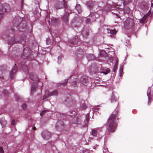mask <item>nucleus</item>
<instances>
[{
  "label": "nucleus",
  "instance_id": "nucleus-1",
  "mask_svg": "<svg viewBox=\"0 0 153 153\" xmlns=\"http://www.w3.org/2000/svg\"><path fill=\"white\" fill-rule=\"evenodd\" d=\"M115 120L116 115L113 114L110 116L108 121V131L111 132H114L115 131V129L117 126Z\"/></svg>",
  "mask_w": 153,
  "mask_h": 153
},
{
  "label": "nucleus",
  "instance_id": "nucleus-2",
  "mask_svg": "<svg viewBox=\"0 0 153 153\" xmlns=\"http://www.w3.org/2000/svg\"><path fill=\"white\" fill-rule=\"evenodd\" d=\"M25 37H24V39H22L21 37H20L19 40L16 39L15 38L13 37L9 40L8 42V44L9 45H12L17 43L24 42L25 41Z\"/></svg>",
  "mask_w": 153,
  "mask_h": 153
},
{
  "label": "nucleus",
  "instance_id": "nucleus-3",
  "mask_svg": "<svg viewBox=\"0 0 153 153\" xmlns=\"http://www.w3.org/2000/svg\"><path fill=\"white\" fill-rule=\"evenodd\" d=\"M124 27L126 29H128L133 26V20L131 18H128L124 22Z\"/></svg>",
  "mask_w": 153,
  "mask_h": 153
},
{
  "label": "nucleus",
  "instance_id": "nucleus-4",
  "mask_svg": "<svg viewBox=\"0 0 153 153\" xmlns=\"http://www.w3.org/2000/svg\"><path fill=\"white\" fill-rule=\"evenodd\" d=\"M58 92L57 91H54L51 92H49L48 91L46 92L45 95L43 97L42 100H43L46 99L48 97L56 95L57 94Z\"/></svg>",
  "mask_w": 153,
  "mask_h": 153
},
{
  "label": "nucleus",
  "instance_id": "nucleus-5",
  "mask_svg": "<svg viewBox=\"0 0 153 153\" xmlns=\"http://www.w3.org/2000/svg\"><path fill=\"white\" fill-rule=\"evenodd\" d=\"M42 135L44 139L48 140L50 138L51 135L50 132L45 130L42 133Z\"/></svg>",
  "mask_w": 153,
  "mask_h": 153
},
{
  "label": "nucleus",
  "instance_id": "nucleus-6",
  "mask_svg": "<svg viewBox=\"0 0 153 153\" xmlns=\"http://www.w3.org/2000/svg\"><path fill=\"white\" fill-rule=\"evenodd\" d=\"M17 67L16 66H15L12 70L10 73V77L12 79H13L16 74V72L17 71Z\"/></svg>",
  "mask_w": 153,
  "mask_h": 153
},
{
  "label": "nucleus",
  "instance_id": "nucleus-7",
  "mask_svg": "<svg viewBox=\"0 0 153 153\" xmlns=\"http://www.w3.org/2000/svg\"><path fill=\"white\" fill-rule=\"evenodd\" d=\"M72 122L74 124H79L80 123V121L77 117L76 116L73 117L72 120Z\"/></svg>",
  "mask_w": 153,
  "mask_h": 153
},
{
  "label": "nucleus",
  "instance_id": "nucleus-8",
  "mask_svg": "<svg viewBox=\"0 0 153 153\" xmlns=\"http://www.w3.org/2000/svg\"><path fill=\"white\" fill-rule=\"evenodd\" d=\"M80 82L83 85H86L88 82V80L86 78H81L80 79Z\"/></svg>",
  "mask_w": 153,
  "mask_h": 153
},
{
  "label": "nucleus",
  "instance_id": "nucleus-9",
  "mask_svg": "<svg viewBox=\"0 0 153 153\" xmlns=\"http://www.w3.org/2000/svg\"><path fill=\"white\" fill-rule=\"evenodd\" d=\"M37 84L36 83H33L32 85L31 88V92L32 93H33L35 92L36 91V87Z\"/></svg>",
  "mask_w": 153,
  "mask_h": 153
},
{
  "label": "nucleus",
  "instance_id": "nucleus-10",
  "mask_svg": "<svg viewBox=\"0 0 153 153\" xmlns=\"http://www.w3.org/2000/svg\"><path fill=\"white\" fill-rule=\"evenodd\" d=\"M68 13H66L63 17L62 19L65 23H67L68 22Z\"/></svg>",
  "mask_w": 153,
  "mask_h": 153
},
{
  "label": "nucleus",
  "instance_id": "nucleus-11",
  "mask_svg": "<svg viewBox=\"0 0 153 153\" xmlns=\"http://www.w3.org/2000/svg\"><path fill=\"white\" fill-rule=\"evenodd\" d=\"M86 56L89 60L94 59L95 58L94 55L92 54H87L86 55Z\"/></svg>",
  "mask_w": 153,
  "mask_h": 153
},
{
  "label": "nucleus",
  "instance_id": "nucleus-12",
  "mask_svg": "<svg viewBox=\"0 0 153 153\" xmlns=\"http://www.w3.org/2000/svg\"><path fill=\"white\" fill-rule=\"evenodd\" d=\"M115 63L113 68V71L114 72H115L117 70V65L118 63V60L116 58H115Z\"/></svg>",
  "mask_w": 153,
  "mask_h": 153
},
{
  "label": "nucleus",
  "instance_id": "nucleus-13",
  "mask_svg": "<svg viewBox=\"0 0 153 153\" xmlns=\"http://www.w3.org/2000/svg\"><path fill=\"white\" fill-rule=\"evenodd\" d=\"M105 49L106 50V51L108 52L111 51L112 53L113 54H114V50L111 47H110L107 48H105Z\"/></svg>",
  "mask_w": 153,
  "mask_h": 153
},
{
  "label": "nucleus",
  "instance_id": "nucleus-14",
  "mask_svg": "<svg viewBox=\"0 0 153 153\" xmlns=\"http://www.w3.org/2000/svg\"><path fill=\"white\" fill-rule=\"evenodd\" d=\"M75 8L79 13H80L82 12V10L80 4H77Z\"/></svg>",
  "mask_w": 153,
  "mask_h": 153
},
{
  "label": "nucleus",
  "instance_id": "nucleus-15",
  "mask_svg": "<svg viewBox=\"0 0 153 153\" xmlns=\"http://www.w3.org/2000/svg\"><path fill=\"white\" fill-rule=\"evenodd\" d=\"M99 128L94 129L92 131V134L94 136H96L97 135V130Z\"/></svg>",
  "mask_w": 153,
  "mask_h": 153
},
{
  "label": "nucleus",
  "instance_id": "nucleus-16",
  "mask_svg": "<svg viewBox=\"0 0 153 153\" xmlns=\"http://www.w3.org/2000/svg\"><path fill=\"white\" fill-rule=\"evenodd\" d=\"M0 122L1 124L3 126H4L7 124L6 121L4 119H1L0 120Z\"/></svg>",
  "mask_w": 153,
  "mask_h": 153
},
{
  "label": "nucleus",
  "instance_id": "nucleus-17",
  "mask_svg": "<svg viewBox=\"0 0 153 153\" xmlns=\"http://www.w3.org/2000/svg\"><path fill=\"white\" fill-rule=\"evenodd\" d=\"M27 50H28V51L29 53H30V50H29V49H28V48H25L23 51V55L22 56V57L23 59H24V54H26V51Z\"/></svg>",
  "mask_w": 153,
  "mask_h": 153
},
{
  "label": "nucleus",
  "instance_id": "nucleus-18",
  "mask_svg": "<svg viewBox=\"0 0 153 153\" xmlns=\"http://www.w3.org/2000/svg\"><path fill=\"white\" fill-rule=\"evenodd\" d=\"M110 71V70L109 69L107 68L105 70H104L103 71L101 72V73H102L104 74L105 75L107 74L108 73H109Z\"/></svg>",
  "mask_w": 153,
  "mask_h": 153
},
{
  "label": "nucleus",
  "instance_id": "nucleus-19",
  "mask_svg": "<svg viewBox=\"0 0 153 153\" xmlns=\"http://www.w3.org/2000/svg\"><path fill=\"white\" fill-rule=\"evenodd\" d=\"M116 58L117 59V57H114V58L112 56L111 57H109V60L112 62L113 63H114V64L115 63V58Z\"/></svg>",
  "mask_w": 153,
  "mask_h": 153
},
{
  "label": "nucleus",
  "instance_id": "nucleus-20",
  "mask_svg": "<svg viewBox=\"0 0 153 153\" xmlns=\"http://www.w3.org/2000/svg\"><path fill=\"white\" fill-rule=\"evenodd\" d=\"M58 21V20L56 19H53L51 20V22L53 24H56Z\"/></svg>",
  "mask_w": 153,
  "mask_h": 153
},
{
  "label": "nucleus",
  "instance_id": "nucleus-21",
  "mask_svg": "<svg viewBox=\"0 0 153 153\" xmlns=\"http://www.w3.org/2000/svg\"><path fill=\"white\" fill-rule=\"evenodd\" d=\"M120 76L121 77L123 75V68H121L120 69L119 71Z\"/></svg>",
  "mask_w": 153,
  "mask_h": 153
},
{
  "label": "nucleus",
  "instance_id": "nucleus-22",
  "mask_svg": "<svg viewBox=\"0 0 153 153\" xmlns=\"http://www.w3.org/2000/svg\"><path fill=\"white\" fill-rule=\"evenodd\" d=\"M110 33L112 35H115L116 33V31L115 30H111L110 31Z\"/></svg>",
  "mask_w": 153,
  "mask_h": 153
},
{
  "label": "nucleus",
  "instance_id": "nucleus-23",
  "mask_svg": "<svg viewBox=\"0 0 153 153\" xmlns=\"http://www.w3.org/2000/svg\"><path fill=\"white\" fill-rule=\"evenodd\" d=\"M48 112V111L47 110H43L40 114V116H42L44 114H45V113H47Z\"/></svg>",
  "mask_w": 153,
  "mask_h": 153
},
{
  "label": "nucleus",
  "instance_id": "nucleus-24",
  "mask_svg": "<svg viewBox=\"0 0 153 153\" xmlns=\"http://www.w3.org/2000/svg\"><path fill=\"white\" fill-rule=\"evenodd\" d=\"M85 119L86 121L88 122L89 120V114L88 113L85 116Z\"/></svg>",
  "mask_w": 153,
  "mask_h": 153
},
{
  "label": "nucleus",
  "instance_id": "nucleus-25",
  "mask_svg": "<svg viewBox=\"0 0 153 153\" xmlns=\"http://www.w3.org/2000/svg\"><path fill=\"white\" fill-rule=\"evenodd\" d=\"M59 7H57V4L55 6V7L56 9H59L62 7V6H60L61 4L60 3H59Z\"/></svg>",
  "mask_w": 153,
  "mask_h": 153
},
{
  "label": "nucleus",
  "instance_id": "nucleus-26",
  "mask_svg": "<svg viewBox=\"0 0 153 153\" xmlns=\"http://www.w3.org/2000/svg\"><path fill=\"white\" fill-rule=\"evenodd\" d=\"M100 53L101 54H103L104 55H103L104 56L107 55V54H106V51H105L104 50L101 51L100 52Z\"/></svg>",
  "mask_w": 153,
  "mask_h": 153
},
{
  "label": "nucleus",
  "instance_id": "nucleus-27",
  "mask_svg": "<svg viewBox=\"0 0 153 153\" xmlns=\"http://www.w3.org/2000/svg\"><path fill=\"white\" fill-rule=\"evenodd\" d=\"M151 89H150L149 88L148 90V92L147 93V95L148 97V98H149V96L150 95V92H151Z\"/></svg>",
  "mask_w": 153,
  "mask_h": 153
},
{
  "label": "nucleus",
  "instance_id": "nucleus-28",
  "mask_svg": "<svg viewBox=\"0 0 153 153\" xmlns=\"http://www.w3.org/2000/svg\"><path fill=\"white\" fill-rule=\"evenodd\" d=\"M68 81V79H65L64 81V82L61 83V84L62 85H64L67 83Z\"/></svg>",
  "mask_w": 153,
  "mask_h": 153
},
{
  "label": "nucleus",
  "instance_id": "nucleus-29",
  "mask_svg": "<svg viewBox=\"0 0 153 153\" xmlns=\"http://www.w3.org/2000/svg\"><path fill=\"white\" fill-rule=\"evenodd\" d=\"M145 20V16H144L142 19L140 20V21L141 23H143L144 22Z\"/></svg>",
  "mask_w": 153,
  "mask_h": 153
},
{
  "label": "nucleus",
  "instance_id": "nucleus-30",
  "mask_svg": "<svg viewBox=\"0 0 153 153\" xmlns=\"http://www.w3.org/2000/svg\"><path fill=\"white\" fill-rule=\"evenodd\" d=\"M22 108L23 109H25L27 108V106L26 104H23L22 105Z\"/></svg>",
  "mask_w": 153,
  "mask_h": 153
},
{
  "label": "nucleus",
  "instance_id": "nucleus-31",
  "mask_svg": "<svg viewBox=\"0 0 153 153\" xmlns=\"http://www.w3.org/2000/svg\"><path fill=\"white\" fill-rule=\"evenodd\" d=\"M81 109L82 110H84L86 108V105H83L81 107Z\"/></svg>",
  "mask_w": 153,
  "mask_h": 153
},
{
  "label": "nucleus",
  "instance_id": "nucleus-32",
  "mask_svg": "<svg viewBox=\"0 0 153 153\" xmlns=\"http://www.w3.org/2000/svg\"><path fill=\"white\" fill-rule=\"evenodd\" d=\"M152 10L153 11V3L152 4L150 10L149 12H151Z\"/></svg>",
  "mask_w": 153,
  "mask_h": 153
},
{
  "label": "nucleus",
  "instance_id": "nucleus-33",
  "mask_svg": "<svg viewBox=\"0 0 153 153\" xmlns=\"http://www.w3.org/2000/svg\"><path fill=\"white\" fill-rule=\"evenodd\" d=\"M0 153H4L3 149L1 147H0Z\"/></svg>",
  "mask_w": 153,
  "mask_h": 153
},
{
  "label": "nucleus",
  "instance_id": "nucleus-34",
  "mask_svg": "<svg viewBox=\"0 0 153 153\" xmlns=\"http://www.w3.org/2000/svg\"><path fill=\"white\" fill-rule=\"evenodd\" d=\"M91 21V19L89 18L87 19L86 20V22L87 23Z\"/></svg>",
  "mask_w": 153,
  "mask_h": 153
},
{
  "label": "nucleus",
  "instance_id": "nucleus-35",
  "mask_svg": "<svg viewBox=\"0 0 153 153\" xmlns=\"http://www.w3.org/2000/svg\"><path fill=\"white\" fill-rule=\"evenodd\" d=\"M87 5L90 9L91 7L92 6V5H90V3H88L87 4Z\"/></svg>",
  "mask_w": 153,
  "mask_h": 153
},
{
  "label": "nucleus",
  "instance_id": "nucleus-36",
  "mask_svg": "<svg viewBox=\"0 0 153 153\" xmlns=\"http://www.w3.org/2000/svg\"><path fill=\"white\" fill-rule=\"evenodd\" d=\"M15 124V121L14 120H13L11 122V124L12 125H14Z\"/></svg>",
  "mask_w": 153,
  "mask_h": 153
},
{
  "label": "nucleus",
  "instance_id": "nucleus-37",
  "mask_svg": "<svg viewBox=\"0 0 153 153\" xmlns=\"http://www.w3.org/2000/svg\"><path fill=\"white\" fill-rule=\"evenodd\" d=\"M85 31L84 30H83L82 32V34L83 36H85Z\"/></svg>",
  "mask_w": 153,
  "mask_h": 153
},
{
  "label": "nucleus",
  "instance_id": "nucleus-38",
  "mask_svg": "<svg viewBox=\"0 0 153 153\" xmlns=\"http://www.w3.org/2000/svg\"><path fill=\"white\" fill-rule=\"evenodd\" d=\"M49 40H50V39H47L46 43H47V44H48V40L49 41Z\"/></svg>",
  "mask_w": 153,
  "mask_h": 153
},
{
  "label": "nucleus",
  "instance_id": "nucleus-39",
  "mask_svg": "<svg viewBox=\"0 0 153 153\" xmlns=\"http://www.w3.org/2000/svg\"><path fill=\"white\" fill-rule=\"evenodd\" d=\"M77 81H78V80H76V81H75V82H76V85L77 84ZM75 85H74V86H75Z\"/></svg>",
  "mask_w": 153,
  "mask_h": 153
},
{
  "label": "nucleus",
  "instance_id": "nucleus-40",
  "mask_svg": "<svg viewBox=\"0 0 153 153\" xmlns=\"http://www.w3.org/2000/svg\"><path fill=\"white\" fill-rule=\"evenodd\" d=\"M79 50L81 52H82V49H79Z\"/></svg>",
  "mask_w": 153,
  "mask_h": 153
},
{
  "label": "nucleus",
  "instance_id": "nucleus-41",
  "mask_svg": "<svg viewBox=\"0 0 153 153\" xmlns=\"http://www.w3.org/2000/svg\"><path fill=\"white\" fill-rule=\"evenodd\" d=\"M78 38V37L77 36H75V39H77Z\"/></svg>",
  "mask_w": 153,
  "mask_h": 153
},
{
  "label": "nucleus",
  "instance_id": "nucleus-42",
  "mask_svg": "<svg viewBox=\"0 0 153 153\" xmlns=\"http://www.w3.org/2000/svg\"><path fill=\"white\" fill-rule=\"evenodd\" d=\"M91 140L92 139H90V138H89V140H88V141H90V140Z\"/></svg>",
  "mask_w": 153,
  "mask_h": 153
},
{
  "label": "nucleus",
  "instance_id": "nucleus-43",
  "mask_svg": "<svg viewBox=\"0 0 153 153\" xmlns=\"http://www.w3.org/2000/svg\"><path fill=\"white\" fill-rule=\"evenodd\" d=\"M33 129H35L36 128L35 127H33Z\"/></svg>",
  "mask_w": 153,
  "mask_h": 153
},
{
  "label": "nucleus",
  "instance_id": "nucleus-44",
  "mask_svg": "<svg viewBox=\"0 0 153 153\" xmlns=\"http://www.w3.org/2000/svg\"><path fill=\"white\" fill-rule=\"evenodd\" d=\"M96 14H97L96 13H94V16H96Z\"/></svg>",
  "mask_w": 153,
  "mask_h": 153
},
{
  "label": "nucleus",
  "instance_id": "nucleus-45",
  "mask_svg": "<svg viewBox=\"0 0 153 153\" xmlns=\"http://www.w3.org/2000/svg\"><path fill=\"white\" fill-rule=\"evenodd\" d=\"M94 16H93V18L94 19Z\"/></svg>",
  "mask_w": 153,
  "mask_h": 153
},
{
  "label": "nucleus",
  "instance_id": "nucleus-46",
  "mask_svg": "<svg viewBox=\"0 0 153 153\" xmlns=\"http://www.w3.org/2000/svg\"><path fill=\"white\" fill-rule=\"evenodd\" d=\"M88 35V33H86V35Z\"/></svg>",
  "mask_w": 153,
  "mask_h": 153
},
{
  "label": "nucleus",
  "instance_id": "nucleus-47",
  "mask_svg": "<svg viewBox=\"0 0 153 153\" xmlns=\"http://www.w3.org/2000/svg\"><path fill=\"white\" fill-rule=\"evenodd\" d=\"M49 24L50 25V22H49Z\"/></svg>",
  "mask_w": 153,
  "mask_h": 153
},
{
  "label": "nucleus",
  "instance_id": "nucleus-48",
  "mask_svg": "<svg viewBox=\"0 0 153 153\" xmlns=\"http://www.w3.org/2000/svg\"><path fill=\"white\" fill-rule=\"evenodd\" d=\"M125 4V3H124V2H123V4H124V5H125V4Z\"/></svg>",
  "mask_w": 153,
  "mask_h": 153
},
{
  "label": "nucleus",
  "instance_id": "nucleus-49",
  "mask_svg": "<svg viewBox=\"0 0 153 153\" xmlns=\"http://www.w3.org/2000/svg\"><path fill=\"white\" fill-rule=\"evenodd\" d=\"M31 79L33 80H34V79Z\"/></svg>",
  "mask_w": 153,
  "mask_h": 153
},
{
  "label": "nucleus",
  "instance_id": "nucleus-50",
  "mask_svg": "<svg viewBox=\"0 0 153 153\" xmlns=\"http://www.w3.org/2000/svg\"><path fill=\"white\" fill-rule=\"evenodd\" d=\"M129 10H128V12H129Z\"/></svg>",
  "mask_w": 153,
  "mask_h": 153
},
{
  "label": "nucleus",
  "instance_id": "nucleus-51",
  "mask_svg": "<svg viewBox=\"0 0 153 153\" xmlns=\"http://www.w3.org/2000/svg\"><path fill=\"white\" fill-rule=\"evenodd\" d=\"M57 124H59V122H58V123H57Z\"/></svg>",
  "mask_w": 153,
  "mask_h": 153
}]
</instances>
